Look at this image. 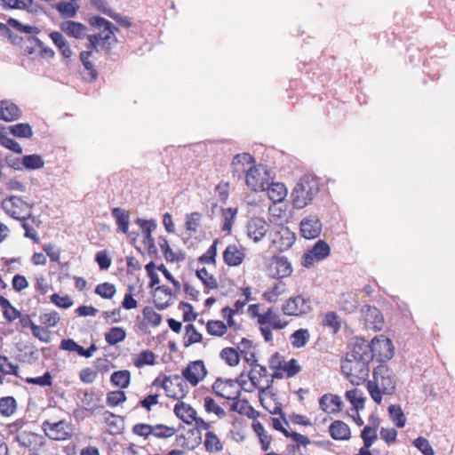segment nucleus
Wrapping results in <instances>:
<instances>
[{
  "mask_svg": "<svg viewBox=\"0 0 455 455\" xmlns=\"http://www.w3.org/2000/svg\"><path fill=\"white\" fill-rule=\"evenodd\" d=\"M28 41L35 43L36 46L40 49V55L42 58L52 59L55 55L54 51L44 45V44L36 36H32L28 38Z\"/></svg>",
  "mask_w": 455,
  "mask_h": 455,
  "instance_id": "nucleus-56",
  "label": "nucleus"
},
{
  "mask_svg": "<svg viewBox=\"0 0 455 455\" xmlns=\"http://www.w3.org/2000/svg\"><path fill=\"white\" fill-rule=\"evenodd\" d=\"M281 369H283L285 371L287 378L294 377L301 370L297 360L294 358L291 359L288 362H284L283 364H282Z\"/></svg>",
  "mask_w": 455,
  "mask_h": 455,
  "instance_id": "nucleus-63",
  "label": "nucleus"
},
{
  "mask_svg": "<svg viewBox=\"0 0 455 455\" xmlns=\"http://www.w3.org/2000/svg\"><path fill=\"white\" fill-rule=\"evenodd\" d=\"M310 338L308 330L299 329L295 331L290 337L293 347L300 348L307 345Z\"/></svg>",
  "mask_w": 455,
  "mask_h": 455,
  "instance_id": "nucleus-37",
  "label": "nucleus"
},
{
  "mask_svg": "<svg viewBox=\"0 0 455 455\" xmlns=\"http://www.w3.org/2000/svg\"><path fill=\"white\" fill-rule=\"evenodd\" d=\"M413 445L419 450L424 455H434L435 451L427 439L423 436H419L413 441Z\"/></svg>",
  "mask_w": 455,
  "mask_h": 455,
  "instance_id": "nucleus-60",
  "label": "nucleus"
},
{
  "mask_svg": "<svg viewBox=\"0 0 455 455\" xmlns=\"http://www.w3.org/2000/svg\"><path fill=\"white\" fill-rule=\"evenodd\" d=\"M196 423V427L193 429H190L188 431V434H191L195 436V443L196 445H199L202 443V433L200 429H209L211 427V425L206 422L204 419L196 416L195 419H193Z\"/></svg>",
  "mask_w": 455,
  "mask_h": 455,
  "instance_id": "nucleus-45",
  "label": "nucleus"
},
{
  "mask_svg": "<svg viewBox=\"0 0 455 455\" xmlns=\"http://www.w3.org/2000/svg\"><path fill=\"white\" fill-rule=\"evenodd\" d=\"M201 217H202L201 213H199L197 212H194L190 214H188L186 216V223H185L187 230L191 231V232H196L198 227L200 225Z\"/></svg>",
  "mask_w": 455,
  "mask_h": 455,
  "instance_id": "nucleus-59",
  "label": "nucleus"
},
{
  "mask_svg": "<svg viewBox=\"0 0 455 455\" xmlns=\"http://www.w3.org/2000/svg\"><path fill=\"white\" fill-rule=\"evenodd\" d=\"M372 344L378 361L387 362L394 356V346L389 339L375 337L372 339Z\"/></svg>",
  "mask_w": 455,
  "mask_h": 455,
  "instance_id": "nucleus-13",
  "label": "nucleus"
},
{
  "mask_svg": "<svg viewBox=\"0 0 455 455\" xmlns=\"http://www.w3.org/2000/svg\"><path fill=\"white\" fill-rule=\"evenodd\" d=\"M7 24L9 27H12L15 28L16 30L25 33V34H32V35H37L40 33V28L36 26H30L22 24L20 21L14 18H9L7 20Z\"/></svg>",
  "mask_w": 455,
  "mask_h": 455,
  "instance_id": "nucleus-46",
  "label": "nucleus"
},
{
  "mask_svg": "<svg viewBox=\"0 0 455 455\" xmlns=\"http://www.w3.org/2000/svg\"><path fill=\"white\" fill-rule=\"evenodd\" d=\"M320 189L319 179L313 175H304L296 184L291 193L292 204L296 209H303L309 204Z\"/></svg>",
  "mask_w": 455,
  "mask_h": 455,
  "instance_id": "nucleus-1",
  "label": "nucleus"
},
{
  "mask_svg": "<svg viewBox=\"0 0 455 455\" xmlns=\"http://www.w3.org/2000/svg\"><path fill=\"white\" fill-rule=\"evenodd\" d=\"M19 365L12 363L9 361L8 357L5 355H0V371L4 375H14L16 377L18 374Z\"/></svg>",
  "mask_w": 455,
  "mask_h": 455,
  "instance_id": "nucleus-52",
  "label": "nucleus"
},
{
  "mask_svg": "<svg viewBox=\"0 0 455 455\" xmlns=\"http://www.w3.org/2000/svg\"><path fill=\"white\" fill-rule=\"evenodd\" d=\"M125 337L126 331L122 327H112L105 333V340L111 346L124 340Z\"/></svg>",
  "mask_w": 455,
  "mask_h": 455,
  "instance_id": "nucleus-40",
  "label": "nucleus"
},
{
  "mask_svg": "<svg viewBox=\"0 0 455 455\" xmlns=\"http://www.w3.org/2000/svg\"><path fill=\"white\" fill-rule=\"evenodd\" d=\"M44 251L50 258L52 262H60V249L57 248L55 244L47 243L42 246Z\"/></svg>",
  "mask_w": 455,
  "mask_h": 455,
  "instance_id": "nucleus-64",
  "label": "nucleus"
},
{
  "mask_svg": "<svg viewBox=\"0 0 455 455\" xmlns=\"http://www.w3.org/2000/svg\"><path fill=\"white\" fill-rule=\"evenodd\" d=\"M4 201H7L8 205L10 204L12 207L19 208L20 211H24V208H27L31 212V209L33 208L32 204H28V202L24 201L22 197L17 196H10Z\"/></svg>",
  "mask_w": 455,
  "mask_h": 455,
  "instance_id": "nucleus-62",
  "label": "nucleus"
},
{
  "mask_svg": "<svg viewBox=\"0 0 455 455\" xmlns=\"http://www.w3.org/2000/svg\"><path fill=\"white\" fill-rule=\"evenodd\" d=\"M322 227L316 215H309L300 221V234L306 239H314L320 235Z\"/></svg>",
  "mask_w": 455,
  "mask_h": 455,
  "instance_id": "nucleus-12",
  "label": "nucleus"
},
{
  "mask_svg": "<svg viewBox=\"0 0 455 455\" xmlns=\"http://www.w3.org/2000/svg\"><path fill=\"white\" fill-rule=\"evenodd\" d=\"M388 413L392 422L399 428L406 424V417L400 405L391 404L388 406Z\"/></svg>",
  "mask_w": 455,
  "mask_h": 455,
  "instance_id": "nucleus-36",
  "label": "nucleus"
},
{
  "mask_svg": "<svg viewBox=\"0 0 455 455\" xmlns=\"http://www.w3.org/2000/svg\"><path fill=\"white\" fill-rule=\"evenodd\" d=\"M329 433L334 440H348L351 431L347 424L341 420L333 421L329 427Z\"/></svg>",
  "mask_w": 455,
  "mask_h": 455,
  "instance_id": "nucleus-24",
  "label": "nucleus"
},
{
  "mask_svg": "<svg viewBox=\"0 0 455 455\" xmlns=\"http://www.w3.org/2000/svg\"><path fill=\"white\" fill-rule=\"evenodd\" d=\"M111 215L115 219L117 225V231L124 234H128L130 222L129 212L120 207H115L111 211Z\"/></svg>",
  "mask_w": 455,
  "mask_h": 455,
  "instance_id": "nucleus-25",
  "label": "nucleus"
},
{
  "mask_svg": "<svg viewBox=\"0 0 455 455\" xmlns=\"http://www.w3.org/2000/svg\"><path fill=\"white\" fill-rule=\"evenodd\" d=\"M268 197L274 203L282 202L287 193L286 188L283 183L275 182L266 186Z\"/></svg>",
  "mask_w": 455,
  "mask_h": 455,
  "instance_id": "nucleus-28",
  "label": "nucleus"
},
{
  "mask_svg": "<svg viewBox=\"0 0 455 455\" xmlns=\"http://www.w3.org/2000/svg\"><path fill=\"white\" fill-rule=\"evenodd\" d=\"M186 335L184 338V347H188L195 343H199L203 339V335L196 330L194 324L186 325Z\"/></svg>",
  "mask_w": 455,
  "mask_h": 455,
  "instance_id": "nucleus-41",
  "label": "nucleus"
},
{
  "mask_svg": "<svg viewBox=\"0 0 455 455\" xmlns=\"http://www.w3.org/2000/svg\"><path fill=\"white\" fill-rule=\"evenodd\" d=\"M338 304L340 310L347 314L354 313L359 307L357 294L352 291L343 292L339 297Z\"/></svg>",
  "mask_w": 455,
  "mask_h": 455,
  "instance_id": "nucleus-22",
  "label": "nucleus"
},
{
  "mask_svg": "<svg viewBox=\"0 0 455 455\" xmlns=\"http://www.w3.org/2000/svg\"><path fill=\"white\" fill-rule=\"evenodd\" d=\"M111 383L120 388H126L131 382V372L128 370L114 371L110 376Z\"/></svg>",
  "mask_w": 455,
  "mask_h": 455,
  "instance_id": "nucleus-32",
  "label": "nucleus"
},
{
  "mask_svg": "<svg viewBox=\"0 0 455 455\" xmlns=\"http://www.w3.org/2000/svg\"><path fill=\"white\" fill-rule=\"evenodd\" d=\"M11 134L20 139H30L33 136V130L28 123H19L9 127Z\"/></svg>",
  "mask_w": 455,
  "mask_h": 455,
  "instance_id": "nucleus-33",
  "label": "nucleus"
},
{
  "mask_svg": "<svg viewBox=\"0 0 455 455\" xmlns=\"http://www.w3.org/2000/svg\"><path fill=\"white\" fill-rule=\"evenodd\" d=\"M361 314L365 322L371 324L373 328H381V324L383 323V315L379 308L374 306L365 305L361 309Z\"/></svg>",
  "mask_w": 455,
  "mask_h": 455,
  "instance_id": "nucleus-20",
  "label": "nucleus"
},
{
  "mask_svg": "<svg viewBox=\"0 0 455 455\" xmlns=\"http://www.w3.org/2000/svg\"><path fill=\"white\" fill-rule=\"evenodd\" d=\"M323 324L330 328L332 333H337L341 327V320L334 311L327 312L323 319Z\"/></svg>",
  "mask_w": 455,
  "mask_h": 455,
  "instance_id": "nucleus-43",
  "label": "nucleus"
},
{
  "mask_svg": "<svg viewBox=\"0 0 455 455\" xmlns=\"http://www.w3.org/2000/svg\"><path fill=\"white\" fill-rule=\"evenodd\" d=\"M182 375L188 382L196 387L207 375V370L204 361L196 360L190 362L187 367L182 370Z\"/></svg>",
  "mask_w": 455,
  "mask_h": 455,
  "instance_id": "nucleus-10",
  "label": "nucleus"
},
{
  "mask_svg": "<svg viewBox=\"0 0 455 455\" xmlns=\"http://www.w3.org/2000/svg\"><path fill=\"white\" fill-rule=\"evenodd\" d=\"M296 236L287 227H280L272 237V245L279 252L289 250L295 243Z\"/></svg>",
  "mask_w": 455,
  "mask_h": 455,
  "instance_id": "nucleus-9",
  "label": "nucleus"
},
{
  "mask_svg": "<svg viewBox=\"0 0 455 455\" xmlns=\"http://www.w3.org/2000/svg\"><path fill=\"white\" fill-rule=\"evenodd\" d=\"M346 398L353 405L354 409L358 411L364 407V397L363 392L357 388H354L346 392Z\"/></svg>",
  "mask_w": 455,
  "mask_h": 455,
  "instance_id": "nucleus-39",
  "label": "nucleus"
},
{
  "mask_svg": "<svg viewBox=\"0 0 455 455\" xmlns=\"http://www.w3.org/2000/svg\"><path fill=\"white\" fill-rule=\"evenodd\" d=\"M240 395H241V391L238 390L236 392L235 395H234V396L228 395V397H227L228 400L233 401V403L231 404V407H230L231 411H236L242 415L246 413V410H248L250 411H253V407L250 405L249 401L247 399L239 400Z\"/></svg>",
  "mask_w": 455,
  "mask_h": 455,
  "instance_id": "nucleus-31",
  "label": "nucleus"
},
{
  "mask_svg": "<svg viewBox=\"0 0 455 455\" xmlns=\"http://www.w3.org/2000/svg\"><path fill=\"white\" fill-rule=\"evenodd\" d=\"M0 145L12 150L16 154H22L21 146L13 139L9 138L6 134H0Z\"/></svg>",
  "mask_w": 455,
  "mask_h": 455,
  "instance_id": "nucleus-57",
  "label": "nucleus"
},
{
  "mask_svg": "<svg viewBox=\"0 0 455 455\" xmlns=\"http://www.w3.org/2000/svg\"><path fill=\"white\" fill-rule=\"evenodd\" d=\"M22 111L12 101L3 100L0 101V119L5 122H12L21 117Z\"/></svg>",
  "mask_w": 455,
  "mask_h": 455,
  "instance_id": "nucleus-18",
  "label": "nucleus"
},
{
  "mask_svg": "<svg viewBox=\"0 0 455 455\" xmlns=\"http://www.w3.org/2000/svg\"><path fill=\"white\" fill-rule=\"evenodd\" d=\"M204 447L208 452H220L223 450V445L219 437L212 431L205 434Z\"/></svg>",
  "mask_w": 455,
  "mask_h": 455,
  "instance_id": "nucleus-38",
  "label": "nucleus"
},
{
  "mask_svg": "<svg viewBox=\"0 0 455 455\" xmlns=\"http://www.w3.org/2000/svg\"><path fill=\"white\" fill-rule=\"evenodd\" d=\"M22 169L38 170L44 167V161L40 155H26L21 158Z\"/></svg>",
  "mask_w": 455,
  "mask_h": 455,
  "instance_id": "nucleus-35",
  "label": "nucleus"
},
{
  "mask_svg": "<svg viewBox=\"0 0 455 455\" xmlns=\"http://www.w3.org/2000/svg\"><path fill=\"white\" fill-rule=\"evenodd\" d=\"M126 401V395L123 390L111 391L107 394V404L110 407L117 406Z\"/></svg>",
  "mask_w": 455,
  "mask_h": 455,
  "instance_id": "nucleus-54",
  "label": "nucleus"
},
{
  "mask_svg": "<svg viewBox=\"0 0 455 455\" xmlns=\"http://www.w3.org/2000/svg\"><path fill=\"white\" fill-rule=\"evenodd\" d=\"M236 213H237L236 208L228 207V208L222 209V216L224 219V222H223V226H222L223 231L230 232L232 226H233V221H234V219L235 218Z\"/></svg>",
  "mask_w": 455,
  "mask_h": 455,
  "instance_id": "nucleus-53",
  "label": "nucleus"
},
{
  "mask_svg": "<svg viewBox=\"0 0 455 455\" xmlns=\"http://www.w3.org/2000/svg\"><path fill=\"white\" fill-rule=\"evenodd\" d=\"M25 381L28 384L37 385L40 387H51L52 385V377L49 371H46L39 377H28Z\"/></svg>",
  "mask_w": 455,
  "mask_h": 455,
  "instance_id": "nucleus-55",
  "label": "nucleus"
},
{
  "mask_svg": "<svg viewBox=\"0 0 455 455\" xmlns=\"http://www.w3.org/2000/svg\"><path fill=\"white\" fill-rule=\"evenodd\" d=\"M377 355L374 354V346L364 339H355L352 349L347 354L346 358L352 360H363L371 362Z\"/></svg>",
  "mask_w": 455,
  "mask_h": 455,
  "instance_id": "nucleus-5",
  "label": "nucleus"
},
{
  "mask_svg": "<svg viewBox=\"0 0 455 455\" xmlns=\"http://www.w3.org/2000/svg\"><path fill=\"white\" fill-rule=\"evenodd\" d=\"M158 244L167 262H179L184 259L182 253L177 254L171 249L167 239L164 236L158 238Z\"/></svg>",
  "mask_w": 455,
  "mask_h": 455,
  "instance_id": "nucleus-29",
  "label": "nucleus"
},
{
  "mask_svg": "<svg viewBox=\"0 0 455 455\" xmlns=\"http://www.w3.org/2000/svg\"><path fill=\"white\" fill-rule=\"evenodd\" d=\"M4 9L25 10L30 13H37L43 7L34 0H0Z\"/></svg>",
  "mask_w": 455,
  "mask_h": 455,
  "instance_id": "nucleus-16",
  "label": "nucleus"
},
{
  "mask_svg": "<svg viewBox=\"0 0 455 455\" xmlns=\"http://www.w3.org/2000/svg\"><path fill=\"white\" fill-rule=\"evenodd\" d=\"M116 292L115 284L105 282L100 283L95 288V293L105 299H111Z\"/></svg>",
  "mask_w": 455,
  "mask_h": 455,
  "instance_id": "nucleus-49",
  "label": "nucleus"
},
{
  "mask_svg": "<svg viewBox=\"0 0 455 455\" xmlns=\"http://www.w3.org/2000/svg\"><path fill=\"white\" fill-rule=\"evenodd\" d=\"M68 427L64 420H60L54 423L44 421L43 423V429L45 435L52 440L60 441L68 439L69 436V434L67 431Z\"/></svg>",
  "mask_w": 455,
  "mask_h": 455,
  "instance_id": "nucleus-14",
  "label": "nucleus"
},
{
  "mask_svg": "<svg viewBox=\"0 0 455 455\" xmlns=\"http://www.w3.org/2000/svg\"><path fill=\"white\" fill-rule=\"evenodd\" d=\"M245 182L248 188L255 192L266 190V186L267 185L265 179L261 177L259 170L255 166L250 167L246 172Z\"/></svg>",
  "mask_w": 455,
  "mask_h": 455,
  "instance_id": "nucleus-17",
  "label": "nucleus"
},
{
  "mask_svg": "<svg viewBox=\"0 0 455 455\" xmlns=\"http://www.w3.org/2000/svg\"><path fill=\"white\" fill-rule=\"evenodd\" d=\"M311 310V300L302 295L289 298L282 307L285 315L299 316L307 314Z\"/></svg>",
  "mask_w": 455,
  "mask_h": 455,
  "instance_id": "nucleus-6",
  "label": "nucleus"
},
{
  "mask_svg": "<svg viewBox=\"0 0 455 455\" xmlns=\"http://www.w3.org/2000/svg\"><path fill=\"white\" fill-rule=\"evenodd\" d=\"M152 435L159 439L172 437L175 435L176 429L164 424L152 425Z\"/></svg>",
  "mask_w": 455,
  "mask_h": 455,
  "instance_id": "nucleus-48",
  "label": "nucleus"
},
{
  "mask_svg": "<svg viewBox=\"0 0 455 455\" xmlns=\"http://www.w3.org/2000/svg\"><path fill=\"white\" fill-rule=\"evenodd\" d=\"M371 381L377 383L385 395H392L395 390V376L386 364H380L374 368L373 380Z\"/></svg>",
  "mask_w": 455,
  "mask_h": 455,
  "instance_id": "nucleus-4",
  "label": "nucleus"
},
{
  "mask_svg": "<svg viewBox=\"0 0 455 455\" xmlns=\"http://www.w3.org/2000/svg\"><path fill=\"white\" fill-rule=\"evenodd\" d=\"M196 275L205 287L212 290L218 288L216 278L212 275H209L205 267L196 270Z\"/></svg>",
  "mask_w": 455,
  "mask_h": 455,
  "instance_id": "nucleus-47",
  "label": "nucleus"
},
{
  "mask_svg": "<svg viewBox=\"0 0 455 455\" xmlns=\"http://www.w3.org/2000/svg\"><path fill=\"white\" fill-rule=\"evenodd\" d=\"M206 329L209 334L221 337L227 332L228 327L222 321L209 320L206 324Z\"/></svg>",
  "mask_w": 455,
  "mask_h": 455,
  "instance_id": "nucleus-50",
  "label": "nucleus"
},
{
  "mask_svg": "<svg viewBox=\"0 0 455 455\" xmlns=\"http://www.w3.org/2000/svg\"><path fill=\"white\" fill-rule=\"evenodd\" d=\"M331 249L324 240H318L314 246L306 251L301 259L303 267L309 268L315 261L324 259L330 255Z\"/></svg>",
  "mask_w": 455,
  "mask_h": 455,
  "instance_id": "nucleus-7",
  "label": "nucleus"
},
{
  "mask_svg": "<svg viewBox=\"0 0 455 455\" xmlns=\"http://www.w3.org/2000/svg\"><path fill=\"white\" fill-rule=\"evenodd\" d=\"M174 413L186 424H191L197 415L196 411L184 402H179L174 405Z\"/></svg>",
  "mask_w": 455,
  "mask_h": 455,
  "instance_id": "nucleus-26",
  "label": "nucleus"
},
{
  "mask_svg": "<svg viewBox=\"0 0 455 455\" xmlns=\"http://www.w3.org/2000/svg\"><path fill=\"white\" fill-rule=\"evenodd\" d=\"M135 223L141 228L144 235L143 243L145 245L155 242L152 232L156 228L157 225L155 220H144L138 218Z\"/></svg>",
  "mask_w": 455,
  "mask_h": 455,
  "instance_id": "nucleus-27",
  "label": "nucleus"
},
{
  "mask_svg": "<svg viewBox=\"0 0 455 455\" xmlns=\"http://www.w3.org/2000/svg\"><path fill=\"white\" fill-rule=\"evenodd\" d=\"M328 402L330 403V404H333L337 407L336 409H332L330 411L331 413H335V412H339L341 411L343 403L339 395H331V394H324L323 395L321 396V398L319 399V405H320V408L323 411H328V407H329Z\"/></svg>",
  "mask_w": 455,
  "mask_h": 455,
  "instance_id": "nucleus-30",
  "label": "nucleus"
},
{
  "mask_svg": "<svg viewBox=\"0 0 455 455\" xmlns=\"http://www.w3.org/2000/svg\"><path fill=\"white\" fill-rule=\"evenodd\" d=\"M218 240L213 241L212 244L209 247L205 253L199 257L198 261L203 264L215 263L217 255Z\"/></svg>",
  "mask_w": 455,
  "mask_h": 455,
  "instance_id": "nucleus-58",
  "label": "nucleus"
},
{
  "mask_svg": "<svg viewBox=\"0 0 455 455\" xmlns=\"http://www.w3.org/2000/svg\"><path fill=\"white\" fill-rule=\"evenodd\" d=\"M370 363L345 358L341 364V371L353 385H360L369 376Z\"/></svg>",
  "mask_w": 455,
  "mask_h": 455,
  "instance_id": "nucleus-3",
  "label": "nucleus"
},
{
  "mask_svg": "<svg viewBox=\"0 0 455 455\" xmlns=\"http://www.w3.org/2000/svg\"><path fill=\"white\" fill-rule=\"evenodd\" d=\"M92 55V51H83L80 52L79 59L84 68L83 72V78L87 82H93L98 77V71L95 69L93 64L91 62L90 58Z\"/></svg>",
  "mask_w": 455,
  "mask_h": 455,
  "instance_id": "nucleus-21",
  "label": "nucleus"
},
{
  "mask_svg": "<svg viewBox=\"0 0 455 455\" xmlns=\"http://www.w3.org/2000/svg\"><path fill=\"white\" fill-rule=\"evenodd\" d=\"M244 252L235 244H229L223 252V260L229 267H238L244 259Z\"/></svg>",
  "mask_w": 455,
  "mask_h": 455,
  "instance_id": "nucleus-19",
  "label": "nucleus"
},
{
  "mask_svg": "<svg viewBox=\"0 0 455 455\" xmlns=\"http://www.w3.org/2000/svg\"><path fill=\"white\" fill-rule=\"evenodd\" d=\"M240 354L234 347H225L220 351V356L228 366H236L240 362Z\"/></svg>",
  "mask_w": 455,
  "mask_h": 455,
  "instance_id": "nucleus-42",
  "label": "nucleus"
},
{
  "mask_svg": "<svg viewBox=\"0 0 455 455\" xmlns=\"http://www.w3.org/2000/svg\"><path fill=\"white\" fill-rule=\"evenodd\" d=\"M88 22L92 28L100 29L102 32H107L104 36L101 33L89 35L87 36V39H92L98 44H100V49L108 54L111 52V43L109 42V39L118 42L117 37L115 35V32L118 31V28L109 20L98 15L89 18Z\"/></svg>",
  "mask_w": 455,
  "mask_h": 455,
  "instance_id": "nucleus-2",
  "label": "nucleus"
},
{
  "mask_svg": "<svg viewBox=\"0 0 455 455\" xmlns=\"http://www.w3.org/2000/svg\"><path fill=\"white\" fill-rule=\"evenodd\" d=\"M60 29L69 36L82 39L85 36L87 27L77 21L66 20L60 24Z\"/></svg>",
  "mask_w": 455,
  "mask_h": 455,
  "instance_id": "nucleus-23",
  "label": "nucleus"
},
{
  "mask_svg": "<svg viewBox=\"0 0 455 455\" xmlns=\"http://www.w3.org/2000/svg\"><path fill=\"white\" fill-rule=\"evenodd\" d=\"M267 269L269 276L275 279L287 277L292 273V267L288 259L279 255L271 258Z\"/></svg>",
  "mask_w": 455,
  "mask_h": 455,
  "instance_id": "nucleus-8",
  "label": "nucleus"
},
{
  "mask_svg": "<svg viewBox=\"0 0 455 455\" xmlns=\"http://www.w3.org/2000/svg\"><path fill=\"white\" fill-rule=\"evenodd\" d=\"M156 363V355L150 350L141 351L134 360V365L141 368L144 365H154Z\"/></svg>",
  "mask_w": 455,
  "mask_h": 455,
  "instance_id": "nucleus-51",
  "label": "nucleus"
},
{
  "mask_svg": "<svg viewBox=\"0 0 455 455\" xmlns=\"http://www.w3.org/2000/svg\"><path fill=\"white\" fill-rule=\"evenodd\" d=\"M77 397L80 399L84 409L91 413H93L98 408L100 407L97 405V403L101 401L102 393L95 392L92 389H79L77 391Z\"/></svg>",
  "mask_w": 455,
  "mask_h": 455,
  "instance_id": "nucleus-15",
  "label": "nucleus"
},
{
  "mask_svg": "<svg viewBox=\"0 0 455 455\" xmlns=\"http://www.w3.org/2000/svg\"><path fill=\"white\" fill-rule=\"evenodd\" d=\"M143 316L145 320H147L155 327L160 325L162 322V315L156 313L151 307L148 306L144 307Z\"/></svg>",
  "mask_w": 455,
  "mask_h": 455,
  "instance_id": "nucleus-61",
  "label": "nucleus"
},
{
  "mask_svg": "<svg viewBox=\"0 0 455 455\" xmlns=\"http://www.w3.org/2000/svg\"><path fill=\"white\" fill-rule=\"evenodd\" d=\"M62 18H73L76 16L79 5L72 2L60 1L54 5Z\"/></svg>",
  "mask_w": 455,
  "mask_h": 455,
  "instance_id": "nucleus-34",
  "label": "nucleus"
},
{
  "mask_svg": "<svg viewBox=\"0 0 455 455\" xmlns=\"http://www.w3.org/2000/svg\"><path fill=\"white\" fill-rule=\"evenodd\" d=\"M269 225L260 217L250 219L246 224L247 236L254 243H259L266 235Z\"/></svg>",
  "mask_w": 455,
  "mask_h": 455,
  "instance_id": "nucleus-11",
  "label": "nucleus"
},
{
  "mask_svg": "<svg viewBox=\"0 0 455 455\" xmlns=\"http://www.w3.org/2000/svg\"><path fill=\"white\" fill-rule=\"evenodd\" d=\"M17 408V403L13 396L0 398V413L4 417L12 416Z\"/></svg>",
  "mask_w": 455,
  "mask_h": 455,
  "instance_id": "nucleus-44",
  "label": "nucleus"
}]
</instances>
